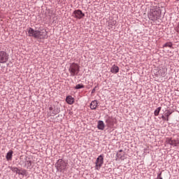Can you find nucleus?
<instances>
[{
  "label": "nucleus",
  "mask_w": 179,
  "mask_h": 179,
  "mask_svg": "<svg viewBox=\"0 0 179 179\" xmlns=\"http://www.w3.org/2000/svg\"><path fill=\"white\" fill-rule=\"evenodd\" d=\"M171 114H173V112L170 111V110H166L165 111L164 116H166V118H169Z\"/></svg>",
  "instance_id": "nucleus-15"
},
{
  "label": "nucleus",
  "mask_w": 179,
  "mask_h": 179,
  "mask_svg": "<svg viewBox=\"0 0 179 179\" xmlns=\"http://www.w3.org/2000/svg\"><path fill=\"white\" fill-rule=\"evenodd\" d=\"M13 155V151H10L6 155L7 160H12V155Z\"/></svg>",
  "instance_id": "nucleus-13"
},
{
  "label": "nucleus",
  "mask_w": 179,
  "mask_h": 179,
  "mask_svg": "<svg viewBox=\"0 0 179 179\" xmlns=\"http://www.w3.org/2000/svg\"><path fill=\"white\" fill-rule=\"evenodd\" d=\"M72 16L76 19H82V17H85V13H83L80 10H76L73 11Z\"/></svg>",
  "instance_id": "nucleus-7"
},
{
  "label": "nucleus",
  "mask_w": 179,
  "mask_h": 179,
  "mask_svg": "<svg viewBox=\"0 0 179 179\" xmlns=\"http://www.w3.org/2000/svg\"><path fill=\"white\" fill-rule=\"evenodd\" d=\"M124 156V152L122 150H119V152L117 153V157L118 159H122V157Z\"/></svg>",
  "instance_id": "nucleus-14"
},
{
  "label": "nucleus",
  "mask_w": 179,
  "mask_h": 179,
  "mask_svg": "<svg viewBox=\"0 0 179 179\" xmlns=\"http://www.w3.org/2000/svg\"><path fill=\"white\" fill-rule=\"evenodd\" d=\"M9 59V55L5 51H0V64H6Z\"/></svg>",
  "instance_id": "nucleus-6"
},
{
  "label": "nucleus",
  "mask_w": 179,
  "mask_h": 179,
  "mask_svg": "<svg viewBox=\"0 0 179 179\" xmlns=\"http://www.w3.org/2000/svg\"><path fill=\"white\" fill-rule=\"evenodd\" d=\"M160 16V13H159V10H157V8L156 7H152L150 10V13L148 15V17L150 20H152V22H156L157 19H159Z\"/></svg>",
  "instance_id": "nucleus-2"
},
{
  "label": "nucleus",
  "mask_w": 179,
  "mask_h": 179,
  "mask_svg": "<svg viewBox=\"0 0 179 179\" xmlns=\"http://www.w3.org/2000/svg\"><path fill=\"white\" fill-rule=\"evenodd\" d=\"M69 71L71 76H76L80 71V66H79L76 63H72L69 66Z\"/></svg>",
  "instance_id": "nucleus-3"
},
{
  "label": "nucleus",
  "mask_w": 179,
  "mask_h": 179,
  "mask_svg": "<svg viewBox=\"0 0 179 179\" xmlns=\"http://www.w3.org/2000/svg\"><path fill=\"white\" fill-rule=\"evenodd\" d=\"M161 175H162V173H160L159 175H158V176H161Z\"/></svg>",
  "instance_id": "nucleus-27"
},
{
  "label": "nucleus",
  "mask_w": 179,
  "mask_h": 179,
  "mask_svg": "<svg viewBox=\"0 0 179 179\" xmlns=\"http://www.w3.org/2000/svg\"><path fill=\"white\" fill-rule=\"evenodd\" d=\"M25 166H27V169H30V167H31V161H27Z\"/></svg>",
  "instance_id": "nucleus-19"
},
{
  "label": "nucleus",
  "mask_w": 179,
  "mask_h": 179,
  "mask_svg": "<svg viewBox=\"0 0 179 179\" xmlns=\"http://www.w3.org/2000/svg\"><path fill=\"white\" fill-rule=\"evenodd\" d=\"M67 166L68 163L61 159L56 163V167L59 171H65Z\"/></svg>",
  "instance_id": "nucleus-4"
},
{
  "label": "nucleus",
  "mask_w": 179,
  "mask_h": 179,
  "mask_svg": "<svg viewBox=\"0 0 179 179\" xmlns=\"http://www.w3.org/2000/svg\"><path fill=\"white\" fill-rule=\"evenodd\" d=\"M28 34L29 37H34L37 40H44L48 37L45 29L34 30L33 28H29Z\"/></svg>",
  "instance_id": "nucleus-1"
},
{
  "label": "nucleus",
  "mask_w": 179,
  "mask_h": 179,
  "mask_svg": "<svg viewBox=\"0 0 179 179\" xmlns=\"http://www.w3.org/2000/svg\"><path fill=\"white\" fill-rule=\"evenodd\" d=\"M49 110H50V111H52L53 108H52V107H50V108H49Z\"/></svg>",
  "instance_id": "nucleus-26"
},
{
  "label": "nucleus",
  "mask_w": 179,
  "mask_h": 179,
  "mask_svg": "<svg viewBox=\"0 0 179 179\" xmlns=\"http://www.w3.org/2000/svg\"><path fill=\"white\" fill-rule=\"evenodd\" d=\"M96 89H97V87H95L92 90V93H94V92H96Z\"/></svg>",
  "instance_id": "nucleus-25"
},
{
  "label": "nucleus",
  "mask_w": 179,
  "mask_h": 179,
  "mask_svg": "<svg viewBox=\"0 0 179 179\" xmlns=\"http://www.w3.org/2000/svg\"><path fill=\"white\" fill-rule=\"evenodd\" d=\"M66 101L68 104H73V103H75V99H73L72 96H68Z\"/></svg>",
  "instance_id": "nucleus-12"
},
{
  "label": "nucleus",
  "mask_w": 179,
  "mask_h": 179,
  "mask_svg": "<svg viewBox=\"0 0 179 179\" xmlns=\"http://www.w3.org/2000/svg\"><path fill=\"white\" fill-rule=\"evenodd\" d=\"M26 173H27L26 170H22V171L20 170L18 171L19 176H26Z\"/></svg>",
  "instance_id": "nucleus-18"
},
{
  "label": "nucleus",
  "mask_w": 179,
  "mask_h": 179,
  "mask_svg": "<svg viewBox=\"0 0 179 179\" xmlns=\"http://www.w3.org/2000/svg\"><path fill=\"white\" fill-rule=\"evenodd\" d=\"M110 72L112 73H118V72H120V68L114 64L110 69Z\"/></svg>",
  "instance_id": "nucleus-10"
},
{
  "label": "nucleus",
  "mask_w": 179,
  "mask_h": 179,
  "mask_svg": "<svg viewBox=\"0 0 179 179\" xmlns=\"http://www.w3.org/2000/svg\"><path fill=\"white\" fill-rule=\"evenodd\" d=\"M162 110V107H158L154 112V115H155V117H157V115H159L160 110Z\"/></svg>",
  "instance_id": "nucleus-16"
},
{
  "label": "nucleus",
  "mask_w": 179,
  "mask_h": 179,
  "mask_svg": "<svg viewBox=\"0 0 179 179\" xmlns=\"http://www.w3.org/2000/svg\"><path fill=\"white\" fill-rule=\"evenodd\" d=\"M83 87H85V85L83 84H78L76 85L75 89H83Z\"/></svg>",
  "instance_id": "nucleus-20"
},
{
  "label": "nucleus",
  "mask_w": 179,
  "mask_h": 179,
  "mask_svg": "<svg viewBox=\"0 0 179 179\" xmlns=\"http://www.w3.org/2000/svg\"><path fill=\"white\" fill-rule=\"evenodd\" d=\"M97 106H99L97 101H92L90 105V107L91 110H96V108H97Z\"/></svg>",
  "instance_id": "nucleus-11"
},
{
  "label": "nucleus",
  "mask_w": 179,
  "mask_h": 179,
  "mask_svg": "<svg viewBox=\"0 0 179 179\" xmlns=\"http://www.w3.org/2000/svg\"><path fill=\"white\" fill-rule=\"evenodd\" d=\"M98 129H100L101 131H103L104 128H106V125L104 124V122L99 120L97 124Z\"/></svg>",
  "instance_id": "nucleus-9"
},
{
  "label": "nucleus",
  "mask_w": 179,
  "mask_h": 179,
  "mask_svg": "<svg viewBox=\"0 0 179 179\" xmlns=\"http://www.w3.org/2000/svg\"><path fill=\"white\" fill-rule=\"evenodd\" d=\"M162 118L163 121H169V117H166L164 116V115H162Z\"/></svg>",
  "instance_id": "nucleus-22"
},
{
  "label": "nucleus",
  "mask_w": 179,
  "mask_h": 179,
  "mask_svg": "<svg viewBox=\"0 0 179 179\" xmlns=\"http://www.w3.org/2000/svg\"><path fill=\"white\" fill-rule=\"evenodd\" d=\"M159 179H163L162 178H160Z\"/></svg>",
  "instance_id": "nucleus-28"
},
{
  "label": "nucleus",
  "mask_w": 179,
  "mask_h": 179,
  "mask_svg": "<svg viewBox=\"0 0 179 179\" xmlns=\"http://www.w3.org/2000/svg\"><path fill=\"white\" fill-rule=\"evenodd\" d=\"M58 113H59V109H57L56 110L55 109V110H53V112H52V114H53V115H55L58 114Z\"/></svg>",
  "instance_id": "nucleus-21"
},
{
  "label": "nucleus",
  "mask_w": 179,
  "mask_h": 179,
  "mask_svg": "<svg viewBox=\"0 0 179 179\" xmlns=\"http://www.w3.org/2000/svg\"><path fill=\"white\" fill-rule=\"evenodd\" d=\"M177 1H179V0H177Z\"/></svg>",
  "instance_id": "nucleus-29"
},
{
  "label": "nucleus",
  "mask_w": 179,
  "mask_h": 179,
  "mask_svg": "<svg viewBox=\"0 0 179 179\" xmlns=\"http://www.w3.org/2000/svg\"><path fill=\"white\" fill-rule=\"evenodd\" d=\"M10 170L13 171V173H16L17 174H19L20 169L17 167H11Z\"/></svg>",
  "instance_id": "nucleus-17"
},
{
  "label": "nucleus",
  "mask_w": 179,
  "mask_h": 179,
  "mask_svg": "<svg viewBox=\"0 0 179 179\" xmlns=\"http://www.w3.org/2000/svg\"><path fill=\"white\" fill-rule=\"evenodd\" d=\"M176 30L178 33H179V24L177 26V27L176 28Z\"/></svg>",
  "instance_id": "nucleus-24"
},
{
  "label": "nucleus",
  "mask_w": 179,
  "mask_h": 179,
  "mask_svg": "<svg viewBox=\"0 0 179 179\" xmlns=\"http://www.w3.org/2000/svg\"><path fill=\"white\" fill-rule=\"evenodd\" d=\"M103 163H104V155H101L97 157V159L95 162L96 170H100V169L101 168V166H103Z\"/></svg>",
  "instance_id": "nucleus-5"
},
{
  "label": "nucleus",
  "mask_w": 179,
  "mask_h": 179,
  "mask_svg": "<svg viewBox=\"0 0 179 179\" xmlns=\"http://www.w3.org/2000/svg\"><path fill=\"white\" fill-rule=\"evenodd\" d=\"M165 142L171 146H178L179 145V140H173L171 138H166Z\"/></svg>",
  "instance_id": "nucleus-8"
},
{
  "label": "nucleus",
  "mask_w": 179,
  "mask_h": 179,
  "mask_svg": "<svg viewBox=\"0 0 179 179\" xmlns=\"http://www.w3.org/2000/svg\"><path fill=\"white\" fill-rule=\"evenodd\" d=\"M172 45H173L171 43H167L164 45V47H169L170 48H171Z\"/></svg>",
  "instance_id": "nucleus-23"
}]
</instances>
